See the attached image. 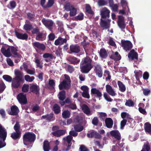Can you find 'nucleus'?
Here are the masks:
<instances>
[{"label":"nucleus","mask_w":151,"mask_h":151,"mask_svg":"<svg viewBox=\"0 0 151 151\" xmlns=\"http://www.w3.org/2000/svg\"><path fill=\"white\" fill-rule=\"evenodd\" d=\"M1 51L2 53L6 57H9L11 55V53L16 56L19 59L22 57L21 56L18 52L17 47L10 46L8 45H4L2 47Z\"/></svg>","instance_id":"f257e3e1"},{"label":"nucleus","mask_w":151,"mask_h":151,"mask_svg":"<svg viewBox=\"0 0 151 151\" xmlns=\"http://www.w3.org/2000/svg\"><path fill=\"white\" fill-rule=\"evenodd\" d=\"M92 60L88 57L82 59L80 64L81 71L85 73H88L92 68Z\"/></svg>","instance_id":"f03ea898"},{"label":"nucleus","mask_w":151,"mask_h":151,"mask_svg":"<svg viewBox=\"0 0 151 151\" xmlns=\"http://www.w3.org/2000/svg\"><path fill=\"white\" fill-rule=\"evenodd\" d=\"M35 139V135L32 133H27L23 136V142L26 145L32 142H34Z\"/></svg>","instance_id":"7ed1b4c3"},{"label":"nucleus","mask_w":151,"mask_h":151,"mask_svg":"<svg viewBox=\"0 0 151 151\" xmlns=\"http://www.w3.org/2000/svg\"><path fill=\"white\" fill-rule=\"evenodd\" d=\"M65 78L66 80H64L61 82L59 85V87L60 89H62L63 88L65 89H68L70 86V78L69 76L67 75H65Z\"/></svg>","instance_id":"20e7f679"},{"label":"nucleus","mask_w":151,"mask_h":151,"mask_svg":"<svg viewBox=\"0 0 151 151\" xmlns=\"http://www.w3.org/2000/svg\"><path fill=\"white\" fill-rule=\"evenodd\" d=\"M64 8L67 11H70V16H73L76 14V9L70 3H67L65 6Z\"/></svg>","instance_id":"39448f33"},{"label":"nucleus","mask_w":151,"mask_h":151,"mask_svg":"<svg viewBox=\"0 0 151 151\" xmlns=\"http://www.w3.org/2000/svg\"><path fill=\"white\" fill-rule=\"evenodd\" d=\"M121 42L122 46L126 51L130 50L132 47V44L129 41L122 40Z\"/></svg>","instance_id":"423d86ee"},{"label":"nucleus","mask_w":151,"mask_h":151,"mask_svg":"<svg viewBox=\"0 0 151 151\" xmlns=\"http://www.w3.org/2000/svg\"><path fill=\"white\" fill-rule=\"evenodd\" d=\"M72 139L73 137L70 135L63 138V139L64 142L65 143L67 142L68 144L67 148L65 150H64V151H67L70 149V147L71 145V141L72 140L73 142H74V141L72 140Z\"/></svg>","instance_id":"0eeeda50"},{"label":"nucleus","mask_w":151,"mask_h":151,"mask_svg":"<svg viewBox=\"0 0 151 151\" xmlns=\"http://www.w3.org/2000/svg\"><path fill=\"white\" fill-rule=\"evenodd\" d=\"M81 89L83 91L82 95V96L85 98L89 99L90 95L89 93V88L86 86L84 85L81 87Z\"/></svg>","instance_id":"6e6552de"},{"label":"nucleus","mask_w":151,"mask_h":151,"mask_svg":"<svg viewBox=\"0 0 151 151\" xmlns=\"http://www.w3.org/2000/svg\"><path fill=\"white\" fill-rule=\"evenodd\" d=\"M94 71L96 75L99 78L102 76L103 72L100 65L96 63H94Z\"/></svg>","instance_id":"1a4fd4ad"},{"label":"nucleus","mask_w":151,"mask_h":151,"mask_svg":"<svg viewBox=\"0 0 151 151\" xmlns=\"http://www.w3.org/2000/svg\"><path fill=\"white\" fill-rule=\"evenodd\" d=\"M110 11L106 7H104L100 10V15L101 17L106 18L109 17Z\"/></svg>","instance_id":"9d476101"},{"label":"nucleus","mask_w":151,"mask_h":151,"mask_svg":"<svg viewBox=\"0 0 151 151\" xmlns=\"http://www.w3.org/2000/svg\"><path fill=\"white\" fill-rule=\"evenodd\" d=\"M91 93L92 95H93L100 99L102 94L101 91L95 88H92L91 90Z\"/></svg>","instance_id":"9b49d317"},{"label":"nucleus","mask_w":151,"mask_h":151,"mask_svg":"<svg viewBox=\"0 0 151 151\" xmlns=\"http://www.w3.org/2000/svg\"><path fill=\"white\" fill-rule=\"evenodd\" d=\"M17 99L19 102L21 104H25L27 102V99L26 95H24L21 93L18 95Z\"/></svg>","instance_id":"f8f14e48"},{"label":"nucleus","mask_w":151,"mask_h":151,"mask_svg":"<svg viewBox=\"0 0 151 151\" xmlns=\"http://www.w3.org/2000/svg\"><path fill=\"white\" fill-rule=\"evenodd\" d=\"M106 91L108 94L111 96H115L116 95L114 90L109 85L106 86Z\"/></svg>","instance_id":"ddd939ff"},{"label":"nucleus","mask_w":151,"mask_h":151,"mask_svg":"<svg viewBox=\"0 0 151 151\" xmlns=\"http://www.w3.org/2000/svg\"><path fill=\"white\" fill-rule=\"evenodd\" d=\"M34 47L36 49H37L42 50H44L45 49V45L42 44L38 42H35L32 43Z\"/></svg>","instance_id":"4468645a"},{"label":"nucleus","mask_w":151,"mask_h":151,"mask_svg":"<svg viewBox=\"0 0 151 151\" xmlns=\"http://www.w3.org/2000/svg\"><path fill=\"white\" fill-rule=\"evenodd\" d=\"M118 24L119 27L122 29H124L126 27V24L124 21V18L122 16H119V19Z\"/></svg>","instance_id":"2eb2a0df"},{"label":"nucleus","mask_w":151,"mask_h":151,"mask_svg":"<svg viewBox=\"0 0 151 151\" xmlns=\"http://www.w3.org/2000/svg\"><path fill=\"white\" fill-rule=\"evenodd\" d=\"M111 136L114 137L117 140H120L121 139V136L120 133L118 130H112L110 132Z\"/></svg>","instance_id":"dca6fc26"},{"label":"nucleus","mask_w":151,"mask_h":151,"mask_svg":"<svg viewBox=\"0 0 151 151\" xmlns=\"http://www.w3.org/2000/svg\"><path fill=\"white\" fill-rule=\"evenodd\" d=\"M42 21L43 24L47 28L49 29H51L53 24V22L51 20H46L45 19H43Z\"/></svg>","instance_id":"f3484780"},{"label":"nucleus","mask_w":151,"mask_h":151,"mask_svg":"<svg viewBox=\"0 0 151 151\" xmlns=\"http://www.w3.org/2000/svg\"><path fill=\"white\" fill-rule=\"evenodd\" d=\"M12 81V87L14 88H17L20 86V83L22 81V80L14 78Z\"/></svg>","instance_id":"a211bd4d"},{"label":"nucleus","mask_w":151,"mask_h":151,"mask_svg":"<svg viewBox=\"0 0 151 151\" xmlns=\"http://www.w3.org/2000/svg\"><path fill=\"white\" fill-rule=\"evenodd\" d=\"M19 112L18 108L16 106H13L11 108L9 114L12 115H16Z\"/></svg>","instance_id":"6ab92c4d"},{"label":"nucleus","mask_w":151,"mask_h":151,"mask_svg":"<svg viewBox=\"0 0 151 151\" xmlns=\"http://www.w3.org/2000/svg\"><path fill=\"white\" fill-rule=\"evenodd\" d=\"M67 42V40L65 38H63L60 37H59L56 40L55 42V44L56 45H62L64 43Z\"/></svg>","instance_id":"aec40b11"},{"label":"nucleus","mask_w":151,"mask_h":151,"mask_svg":"<svg viewBox=\"0 0 151 151\" xmlns=\"http://www.w3.org/2000/svg\"><path fill=\"white\" fill-rule=\"evenodd\" d=\"M7 133L4 128L0 125V137L4 140L6 137Z\"/></svg>","instance_id":"412c9836"},{"label":"nucleus","mask_w":151,"mask_h":151,"mask_svg":"<svg viewBox=\"0 0 151 151\" xmlns=\"http://www.w3.org/2000/svg\"><path fill=\"white\" fill-rule=\"evenodd\" d=\"M17 37L22 40H26L28 38V36L26 34H22L17 31L15 32Z\"/></svg>","instance_id":"4be33fe9"},{"label":"nucleus","mask_w":151,"mask_h":151,"mask_svg":"<svg viewBox=\"0 0 151 151\" xmlns=\"http://www.w3.org/2000/svg\"><path fill=\"white\" fill-rule=\"evenodd\" d=\"M67 60L70 61L71 63L74 64H77L78 63L80 60L74 56H71L67 58Z\"/></svg>","instance_id":"5701e85b"},{"label":"nucleus","mask_w":151,"mask_h":151,"mask_svg":"<svg viewBox=\"0 0 151 151\" xmlns=\"http://www.w3.org/2000/svg\"><path fill=\"white\" fill-rule=\"evenodd\" d=\"M128 57L130 59H135L137 60L138 58V55L134 50H132L130 51V52L128 54Z\"/></svg>","instance_id":"b1692460"},{"label":"nucleus","mask_w":151,"mask_h":151,"mask_svg":"<svg viewBox=\"0 0 151 151\" xmlns=\"http://www.w3.org/2000/svg\"><path fill=\"white\" fill-rule=\"evenodd\" d=\"M65 133V130H59L52 132V134L54 136L57 137H59L64 134Z\"/></svg>","instance_id":"393cba45"},{"label":"nucleus","mask_w":151,"mask_h":151,"mask_svg":"<svg viewBox=\"0 0 151 151\" xmlns=\"http://www.w3.org/2000/svg\"><path fill=\"white\" fill-rule=\"evenodd\" d=\"M31 91L34 93L37 94L39 91V87L35 84H32L30 87Z\"/></svg>","instance_id":"a878e982"},{"label":"nucleus","mask_w":151,"mask_h":151,"mask_svg":"<svg viewBox=\"0 0 151 151\" xmlns=\"http://www.w3.org/2000/svg\"><path fill=\"white\" fill-rule=\"evenodd\" d=\"M70 49L71 52L77 53L80 51V47L77 45H71L70 46Z\"/></svg>","instance_id":"bb28decb"},{"label":"nucleus","mask_w":151,"mask_h":151,"mask_svg":"<svg viewBox=\"0 0 151 151\" xmlns=\"http://www.w3.org/2000/svg\"><path fill=\"white\" fill-rule=\"evenodd\" d=\"M81 108L83 112L86 114L87 115H91V114L90 110L87 105L83 104Z\"/></svg>","instance_id":"cd10ccee"},{"label":"nucleus","mask_w":151,"mask_h":151,"mask_svg":"<svg viewBox=\"0 0 151 151\" xmlns=\"http://www.w3.org/2000/svg\"><path fill=\"white\" fill-rule=\"evenodd\" d=\"M106 125L108 128H111L113 125V121L110 118H108L106 119L105 121Z\"/></svg>","instance_id":"c85d7f7f"},{"label":"nucleus","mask_w":151,"mask_h":151,"mask_svg":"<svg viewBox=\"0 0 151 151\" xmlns=\"http://www.w3.org/2000/svg\"><path fill=\"white\" fill-rule=\"evenodd\" d=\"M43 57L45 58H47V59H45V61L46 62H48L50 61L51 59L53 58L54 56L51 54L45 53L43 55Z\"/></svg>","instance_id":"c756f323"},{"label":"nucleus","mask_w":151,"mask_h":151,"mask_svg":"<svg viewBox=\"0 0 151 151\" xmlns=\"http://www.w3.org/2000/svg\"><path fill=\"white\" fill-rule=\"evenodd\" d=\"M101 20L100 25L104 29H108L110 27L109 23L101 19Z\"/></svg>","instance_id":"7c9ffc66"},{"label":"nucleus","mask_w":151,"mask_h":151,"mask_svg":"<svg viewBox=\"0 0 151 151\" xmlns=\"http://www.w3.org/2000/svg\"><path fill=\"white\" fill-rule=\"evenodd\" d=\"M127 4L126 5H124L123 7H124L123 9L120 10L119 12V14L125 15L128 14V12H129V9L128 7L127 6Z\"/></svg>","instance_id":"2f4dec72"},{"label":"nucleus","mask_w":151,"mask_h":151,"mask_svg":"<svg viewBox=\"0 0 151 151\" xmlns=\"http://www.w3.org/2000/svg\"><path fill=\"white\" fill-rule=\"evenodd\" d=\"M121 117L122 118L126 119L129 122L130 120H132V119L131 118L129 114L126 112H122L121 114Z\"/></svg>","instance_id":"473e14b6"},{"label":"nucleus","mask_w":151,"mask_h":151,"mask_svg":"<svg viewBox=\"0 0 151 151\" xmlns=\"http://www.w3.org/2000/svg\"><path fill=\"white\" fill-rule=\"evenodd\" d=\"M110 58L115 60L117 61L120 60L121 57L120 55L119 54L118 52H116L113 54L111 56Z\"/></svg>","instance_id":"72a5a7b5"},{"label":"nucleus","mask_w":151,"mask_h":151,"mask_svg":"<svg viewBox=\"0 0 151 151\" xmlns=\"http://www.w3.org/2000/svg\"><path fill=\"white\" fill-rule=\"evenodd\" d=\"M99 55L102 59L106 58L108 55L107 52L104 49H101L100 51Z\"/></svg>","instance_id":"f704fd0d"},{"label":"nucleus","mask_w":151,"mask_h":151,"mask_svg":"<svg viewBox=\"0 0 151 151\" xmlns=\"http://www.w3.org/2000/svg\"><path fill=\"white\" fill-rule=\"evenodd\" d=\"M117 84L119 88V90L122 92H124L126 89L125 86L122 82L120 81H118Z\"/></svg>","instance_id":"c9c22d12"},{"label":"nucleus","mask_w":151,"mask_h":151,"mask_svg":"<svg viewBox=\"0 0 151 151\" xmlns=\"http://www.w3.org/2000/svg\"><path fill=\"white\" fill-rule=\"evenodd\" d=\"M145 131L149 134H151V125L148 122L145 124Z\"/></svg>","instance_id":"e433bc0d"},{"label":"nucleus","mask_w":151,"mask_h":151,"mask_svg":"<svg viewBox=\"0 0 151 151\" xmlns=\"http://www.w3.org/2000/svg\"><path fill=\"white\" fill-rule=\"evenodd\" d=\"M15 74L16 75V77L14 78L22 80V73L19 70H16L15 71Z\"/></svg>","instance_id":"4c0bfd02"},{"label":"nucleus","mask_w":151,"mask_h":151,"mask_svg":"<svg viewBox=\"0 0 151 151\" xmlns=\"http://www.w3.org/2000/svg\"><path fill=\"white\" fill-rule=\"evenodd\" d=\"M43 148L44 151H49L50 149L49 142L45 141L44 142Z\"/></svg>","instance_id":"58836bf2"},{"label":"nucleus","mask_w":151,"mask_h":151,"mask_svg":"<svg viewBox=\"0 0 151 151\" xmlns=\"http://www.w3.org/2000/svg\"><path fill=\"white\" fill-rule=\"evenodd\" d=\"M58 96L60 100L61 101H63L65 99V91H63L60 92Z\"/></svg>","instance_id":"ea45409f"},{"label":"nucleus","mask_w":151,"mask_h":151,"mask_svg":"<svg viewBox=\"0 0 151 151\" xmlns=\"http://www.w3.org/2000/svg\"><path fill=\"white\" fill-rule=\"evenodd\" d=\"M20 134L21 132H14L12 133L11 136L14 139H16L19 137Z\"/></svg>","instance_id":"a19ab883"},{"label":"nucleus","mask_w":151,"mask_h":151,"mask_svg":"<svg viewBox=\"0 0 151 151\" xmlns=\"http://www.w3.org/2000/svg\"><path fill=\"white\" fill-rule=\"evenodd\" d=\"M70 114V112L68 110L64 111L62 114L63 117L65 119L69 117Z\"/></svg>","instance_id":"79ce46f5"},{"label":"nucleus","mask_w":151,"mask_h":151,"mask_svg":"<svg viewBox=\"0 0 151 151\" xmlns=\"http://www.w3.org/2000/svg\"><path fill=\"white\" fill-rule=\"evenodd\" d=\"M134 104V103L132 100L129 99L127 100L125 103L126 106L129 107H133Z\"/></svg>","instance_id":"37998d69"},{"label":"nucleus","mask_w":151,"mask_h":151,"mask_svg":"<svg viewBox=\"0 0 151 151\" xmlns=\"http://www.w3.org/2000/svg\"><path fill=\"white\" fill-rule=\"evenodd\" d=\"M24 79L27 81L32 82L35 79V77L33 76H30L28 75H26L24 76Z\"/></svg>","instance_id":"c03bdc74"},{"label":"nucleus","mask_w":151,"mask_h":151,"mask_svg":"<svg viewBox=\"0 0 151 151\" xmlns=\"http://www.w3.org/2000/svg\"><path fill=\"white\" fill-rule=\"evenodd\" d=\"M86 12H88L89 14H90L92 15H93L94 13L92 11L91 8L89 5H86Z\"/></svg>","instance_id":"a18cd8bd"},{"label":"nucleus","mask_w":151,"mask_h":151,"mask_svg":"<svg viewBox=\"0 0 151 151\" xmlns=\"http://www.w3.org/2000/svg\"><path fill=\"white\" fill-rule=\"evenodd\" d=\"M74 128L76 131L79 132L82 131L83 129V127L80 124L74 126Z\"/></svg>","instance_id":"49530a36"},{"label":"nucleus","mask_w":151,"mask_h":151,"mask_svg":"<svg viewBox=\"0 0 151 151\" xmlns=\"http://www.w3.org/2000/svg\"><path fill=\"white\" fill-rule=\"evenodd\" d=\"M95 134H96V132L92 130L88 132L87 135L88 137L89 138H93L94 137Z\"/></svg>","instance_id":"de8ad7c7"},{"label":"nucleus","mask_w":151,"mask_h":151,"mask_svg":"<svg viewBox=\"0 0 151 151\" xmlns=\"http://www.w3.org/2000/svg\"><path fill=\"white\" fill-rule=\"evenodd\" d=\"M16 6V4L15 1H11L9 4L8 5V7L10 9L14 8Z\"/></svg>","instance_id":"09e8293b"},{"label":"nucleus","mask_w":151,"mask_h":151,"mask_svg":"<svg viewBox=\"0 0 151 151\" xmlns=\"http://www.w3.org/2000/svg\"><path fill=\"white\" fill-rule=\"evenodd\" d=\"M35 59V62L36 63L37 66L40 68H42V64H41L40 60L37 57H36Z\"/></svg>","instance_id":"8fccbe9b"},{"label":"nucleus","mask_w":151,"mask_h":151,"mask_svg":"<svg viewBox=\"0 0 151 151\" xmlns=\"http://www.w3.org/2000/svg\"><path fill=\"white\" fill-rule=\"evenodd\" d=\"M104 75L106 77V80H110L111 79V77L110 75V73L107 70H105Z\"/></svg>","instance_id":"3c124183"},{"label":"nucleus","mask_w":151,"mask_h":151,"mask_svg":"<svg viewBox=\"0 0 151 151\" xmlns=\"http://www.w3.org/2000/svg\"><path fill=\"white\" fill-rule=\"evenodd\" d=\"M54 110L56 114L59 113L60 111V107L57 104H55L54 106Z\"/></svg>","instance_id":"603ef678"},{"label":"nucleus","mask_w":151,"mask_h":151,"mask_svg":"<svg viewBox=\"0 0 151 151\" xmlns=\"http://www.w3.org/2000/svg\"><path fill=\"white\" fill-rule=\"evenodd\" d=\"M53 117L52 114H50L49 115H44L42 116V118L45 119H46L48 121H50Z\"/></svg>","instance_id":"864d4df0"},{"label":"nucleus","mask_w":151,"mask_h":151,"mask_svg":"<svg viewBox=\"0 0 151 151\" xmlns=\"http://www.w3.org/2000/svg\"><path fill=\"white\" fill-rule=\"evenodd\" d=\"M144 149V151H149L150 150L149 144L148 142L145 144L142 149Z\"/></svg>","instance_id":"5fc2aeb1"},{"label":"nucleus","mask_w":151,"mask_h":151,"mask_svg":"<svg viewBox=\"0 0 151 151\" xmlns=\"http://www.w3.org/2000/svg\"><path fill=\"white\" fill-rule=\"evenodd\" d=\"M3 78L6 81L8 82H11L12 81V78L8 75H4L3 76Z\"/></svg>","instance_id":"6e6d98bb"},{"label":"nucleus","mask_w":151,"mask_h":151,"mask_svg":"<svg viewBox=\"0 0 151 151\" xmlns=\"http://www.w3.org/2000/svg\"><path fill=\"white\" fill-rule=\"evenodd\" d=\"M104 96L105 99L108 102H111L113 100L106 93H104Z\"/></svg>","instance_id":"4d7b16f0"},{"label":"nucleus","mask_w":151,"mask_h":151,"mask_svg":"<svg viewBox=\"0 0 151 151\" xmlns=\"http://www.w3.org/2000/svg\"><path fill=\"white\" fill-rule=\"evenodd\" d=\"M20 125L19 123L17 122L14 126V129L16 132H21L20 131Z\"/></svg>","instance_id":"13d9d810"},{"label":"nucleus","mask_w":151,"mask_h":151,"mask_svg":"<svg viewBox=\"0 0 151 151\" xmlns=\"http://www.w3.org/2000/svg\"><path fill=\"white\" fill-rule=\"evenodd\" d=\"M45 39V37L43 36L42 34H39L36 37V39L38 40H43Z\"/></svg>","instance_id":"bf43d9fd"},{"label":"nucleus","mask_w":151,"mask_h":151,"mask_svg":"<svg viewBox=\"0 0 151 151\" xmlns=\"http://www.w3.org/2000/svg\"><path fill=\"white\" fill-rule=\"evenodd\" d=\"M29 89V86L28 84H24L22 87V91L24 92H27Z\"/></svg>","instance_id":"052dcab7"},{"label":"nucleus","mask_w":151,"mask_h":151,"mask_svg":"<svg viewBox=\"0 0 151 151\" xmlns=\"http://www.w3.org/2000/svg\"><path fill=\"white\" fill-rule=\"evenodd\" d=\"M142 90L143 94L145 96L148 95L150 92V89H149L143 88Z\"/></svg>","instance_id":"680f3d73"},{"label":"nucleus","mask_w":151,"mask_h":151,"mask_svg":"<svg viewBox=\"0 0 151 151\" xmlns=\"http://www.w3.org/2000/svg\"><path fill=\"white\" fill-rule=\"evenodd\" d=\"M5 88L6 86L4 82L1 81L0 83V92L3 91Z\"/></svg>","instance_id":"e2e57ef3"},{"label":"nucleus","mask_w":151,"mask_h":151,"mask_svg":"<svg viewBox=\"0 0 151 151\" xmlns=\"http://www.w3.org/2000/svg\"><path fill=\"white\" fill-rule=\"evenodd\" d=\"M98 3L99 6H104L107 4V2L103 0H99Z\"/></svg>","instance_id":"0e129e2a"},{"label":"nucleus","mask_w":151,"mask_h":151,"mask_svg":"<svg viewBox=\"0 0 151 151\" xmlns=\"http://www.w3.org/2000/svg\"><path fill=\"white\" fill-rule=\"evenodd\" d=\"M54 3V0H49L46 5V8L50 7L52 6Z\"/></svg>","instance_id":"69168bd1"},{"label":"nucleus","mask_w":151,"mask_h":151,"mask_svg":"<svg viewBox=\"0 0 151 151\" xmlns=\"http://www.w3.org/2000/svg\"><path fill=\"white\" fill-rule=\"evenodd\" d=\"M20 68L21 70H24L26 71L28 69V66L27 65L26 63H23V65L20 67Z\"/></svg>","instance_id":"338daca9"},{"label":"nucleus","mask_w":151,"mask_h":151,"mask_svg":"<svg viewBox=\"0 0 151 151\" xmlns=\"http://www.w3.org/2000/svg\"><path fill=\"white\" fill-rule=\"evenodd\" d=\"M24 29L26 30H29L32 28V26L30 24H25L24 26Z\"/></svg>","instance_id":"774afa93"}]
</instances>
